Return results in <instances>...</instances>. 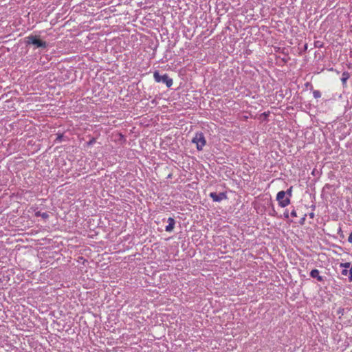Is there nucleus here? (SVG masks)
<instances>
[{
    "label": "nucleus",
    "instance_id": "9b49d317",
    "mask_svg": "<svg viewBox=\"0 0 352 352\" xmlns=\"http://www.w3.org/2000/svg\"><path fill=\"white\" fill-rule=\"evenodd\" d=\"M313 96L315 98H320L321 97V93L318 90H314L313 91Z\"/></svg>",
    "mask_w": 352,
    "mask_h": 352
},
{
    "label": "nucleus",
    "instance_id": "f8f14e48",
    "mask_svg": "<svg viewBox=\"0 0 352 352\" xmlns=\"http://www.w3.org/2000/svg\"><path fill=\"white\" fill-rule=\"evenodd\" d=\"M350 266H351V263H341L340 264V267H343V269L348 270L349 268H350Z\"/></svg>",
    "mask_w": 352,
    "mask_h": 352
},
{
    "label": "nucleus",
    "instance_id": "f3484780",
    "mask_svg": "<svg viewBox=\"0 0 352 352\" xmlns=\"http://www.w3.org/2000/svg\"><path fill=\"white\" fill-rule=\"evenodd\" d=\"M63 138V135H58V137H57V140H58L59 142L61 141V139Z\"/></svg>",
    "mask_w": 352,
    "mask_h": 352
},
{
    "label": "nucleus",
    "instance_id": "f03ea898",
    "mask_svg": "<svg viewBox=\"0 0 352 352\" xmlns=\"http://www.w3.org/2000/svg\"><path fill=\"white\" fill-rule=\"evenodd\" d=\"M153 78L155 82H163L167 87H170L173 85V79L166 74L161 76L158 71H155L153 74Z\"/></svg>",
    "mask_w": 352,
    "mask_h": 352
},
{
    "label": "nucleus",
    "instance_id": "39448f33",
    "mask_svg": "<svg viewBox=\"0 0 352 352\" xmlns=\"http://www.w3.org/2000/svg\"><path fill=\"white\" fill-rule=\"evenodd\" d=\"M209 196L212 199L213 201L215 202H220L228 198L226 192L217 193L215 192H212L209 194Z\"/></svg>",
    "mask_w": 352,
    "mask_h": 352
},
{
    "label": "nucleus",
    "instance_id": "2eb2a0df",
    "mask_svg": "<svg viewBox=\"0 0 352 352\" xmlns=\"http://www.w3.org/2000/svg\"><path fill=\"white\" fill-rule=\"evenodd\" d=\"M348 241L349 243H352V232L350 233L349 237H348Z\"/></svg>",
    "mask_w": 352,
    "mask_h": 352
},
{
    "label": "nucleus",
    "instance_id": "0eeeda50",
    "mask_svg": "<svg viewBox=\"0 0 352 352\" xmlns=\"http://www.w3.org/2000/svg\"><path fill=\"white\" fill-rule=\"evenodd\" d=\"M168 224L166 226L165 230L168 232H170L174 229L175 221L173 218L169 217L168 219Z\"/></svg>",
    "mask_w": 352,
    "mask_h": 352
},
{
    "label": "nucleus",
    "instance_id": "423d86ee",
    "mask_svg": "<svg viewBox=\"0 0 352 352\" xmlns=\"http://www.w3.org/2000/svg\"><path fill=\"white\" fill-rule=\"evenodd\" d=\"M310 276L316 278L319 282H324V278L320 275V272L317 269H314L310 272Z\"/></svg>",
    "mask_w": 352,
    "mask_h": 352
},
{
    "label": "nucleus",
    "instance_id": "7ed1b4c3",
    "mask_svg": "<svg viewBox=\"0 0 352 352\" xmlns=\"http://www.w3.org/2000/svg\"><path fill=\"white\" fill-rule=\"evenodd\" d=\"M192 142L196 144L198 151H202L206 144L204 135L202 132H197L192 140Z\"/></svg>",
    "mask_w": 352,
    "mask_h": 352
},
{
    "label": "nucleus",
    "instance_id": "20e7f679",
    "mask_svg": "<svg viewBox=\"0 0 352 352\" xmlns=\"http://www.w3.org/2000/svg\"><path fill=\"white\" fill-rule=\"evenodd\" d=\"M285 196L286 192L283 190L279 191L276 195V200L281 208H285L290 204V199Z\"/></svg>",
    "mask_w": 352,
    "mask_h": 352
},
{
    "label": "nucleus",
    "instance_id": "dca6fc26",
    "mask_svg": "<svg viewBox=\"0 0 352 352\" xmlns=\"http://www.w3.org/2000/svg\"><path fill=\"white\" fill-rule=\"evenodd\" d=\"M284 217H285V218H287H287H289V212H288V211H287V210H286V211L284 212Z\"/></svg>",
    "mask_w": 352,
    "mask_h": 352
},
{
    "label": "nucleus",
    "instance_id": "1a4fd4ad",
    "mask_svg": "<svg viewBox=\"0 0 352 352\" xmlns=\"http://www.w3.org/2000/svg\"><path fill=\"white\" fill-rule=\"evenodd\" d=\"M35 215L36 217H41L44 219L49 218V214L47 212H41V211L36 212Z\"/></svg>",
    "mask_w": 352,
    "mask_h": 352
},
{
    "label": "nucleus",
    "instance_id": "ddd939ff",
    "mask_svg": "<svg viewBox=\"0 0 352 352\" xmlns=\"http://www.w3.org/2000/svg\"><path fill=\"white\" fill-rule=\"evenodd\" d=\"M286 192V195H287V197L290 199V197L292 195V186H291L287 190V191H285Z\"/></svg>",
    "mask_w": 352,
    "mask_h": 352
},
{
    "label": "nucleus",
    "instance_id": "6ab92c4d",
    "mask_svg": "<svg viewBox=\"0 0 352 352\" xmlns=\"http://www.w3.org/2000/svg\"><path fill=\"white\" fill-rule=\"evenodd\" d=\"M94 142V140H91V141L89 142V144H93V142Z\"/></svg>",
    "mask_w": 352,
    "mask_h": 352
},
{
    "label": "nucleus",
    "instance_id": "6e6552de",
    "mask_svg": "<svg viewBox=\"0 0 352 352\" xmlns=\"http://www.w3.org/2000/svg\"><path fill=\"white\" fill-rule=\"evenodd\" d=\"M342 274L344 276H347L349 277V281H352V270L343 269L342 270Z\"/></svg>",
    "mask_w": 352,
    "mask_h": 352
},
{
    "label": "nucleus",
    "instance_id": "f257e3e1",
    "mask_svg": "<svg viewBox=\"0 0 352 352\" xmlns=\"http://www.w3.org/2000/svg\"><path fill=\"white\" fill-rule=\"evenodd\" d=\"M25 39L28 45H33L36 48H46L47 46V42L41 41L39 36L36 35H29Z\"/></svg>",
    "mask_w": 352,
    "mask_h": 352
},
{
    "label": "nucleus",
    "instance_id": "aec40b11",
    "mask_svg": "<svg viewBox=\"0 0 352 352\" xmlns=\"http://www.w3.org/2000/svg\"><path fill=\"white\" fill-rule=\"evenodd\" d=\"M310 217H314V213H311V214H310Z\"/></svg>",
    "mask_w": 352,
    "mask_h": 352
},
{
    "label": "nucleus",
    "instance_id": "9d476101",
    "mask_svg": "<svg viewBox=\"0 0 352 352\" xmlns=\"http://www.w3.org/2000/svg\"><path fill=\"white\" fill-rule=\"evenodd\" d=\"M349 74L346 72H344L342 73V78H341V80L343 84L346 83V80L349 79Z\"/></svg>",
    "mask_w": 352,
    "mask_h": 352
},
{
    "label": "nucleus",
    "instance_id": "4468645a",
    "mask_svg": "<svg viewBox=\"0 0 352 352\" xmlns=\"http://www.w3.org/2000/svg\"><path fill=\"white\" fill-rule=\"evenodd\" d=\"M291 216L293 217H297V214H296V212L295 210V209H293L291 212Z\"/></svg>",
    "mask_w": 352,
    "mask_h": 352
},
{
    "label": "nucleus",
    "instance_id": "a211bd4d",
    "mask_svg": "<svg viewBox=\"0 0 352 352\" xmlns=\"http://www.w3.org/2000/svg\"><path fill=\"white\" fill-rule=\"evenodd\" d=\"M305 219V217H303L301 219V221H300L301 224H302L304 223Z\"/></svg>",
    "mask_w": 352,
    "mask_h": 352
}]
</instances>
